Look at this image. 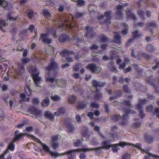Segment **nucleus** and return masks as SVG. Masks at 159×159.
Segmentation results:
<instances>
[{
    "mask_svg": "<svg viewBox=\"0 0 159 159\" xmlns=\"http://www.w3.org/2000/svg\"><path fill=\"white\" fill-rule=\"evenodd\" d=\"M139 32L138 30L134 31L132 33V37L133 38H135L139 37L141 35V34H138Z\"/></svg>",
    "mask_w": 159,
    "mask_h": 159,
    "instance_id": "obj_39",
    "label": "nucleus"
},
{
    "mask_svg": "<svg viewBox=\"0 0 159 159\" xmlns=\"http://www.w3.org/2000/svg\"><path fill=\"white\" fill-rule=\"evenodd\" d=\"M137 14L143 20H145L144 16L145 15V12L143 10H138L137 11Z\"/></svg>",
    "mask_w": 159,
    "mask_h": 159,
    "instance_id": "obj_32",
    "label": "nucleus"
},
{
    "mask_svg": "<svg viewBox=\"0 0 159 159\" xmlns=\"http://www.w3.org/2000/svg\"><path fill=\"white\" fill-rule=\"evenodd\" d=\"M51 63L47 66L45 67V70L46 71H48L46 75L45 81L47 82H50L52 83L54 82L55 79L54 78H50V71L52 70H55L57 69L58 64L54 61L53 57L50 60Z\"/></svg>",
    "mask_w": 159,
    "mask_h": 159,
    "instance_id": "obj_1",
    "label": "nucleus"
},
{
    "mask_svg": "<svg viewBox=\"0 0 159 159\" xmlns=\"http://www.w3.org/2000/svg\"><path fill=\"white\" fill-rule=\"evenodd\" d=\"M118 144V146H120L122 148H124L125 146H130L132 145V143H126L125 142L120 141Z\"/></svg>",
    "mask_w": 159,
    "mask_h": 159,
    "instance_id": "obj_34",
    "label": "nucleus"
},
{
    "mask_svg": "<svg viewBox=\"0 0 159 159\" xmlns=\"http://www.w3.org/2000/svg\"><path fill=\"white\" fill-rule=\"evenodd\" d=\"M124 92L125 93H129L130 91L128 89V86L127 85H124L123 87Z\"/></svg>",
    "mask_w": 159,
    "mask_h": 159,
    "instance_id": "obj_63",
    "label": "nucleus"
},
{
    "mask_svg": "<svg viewBox=\"0 0 159 159\" xmlns=\"http://www.w3.org/2000/svg\"><path fill=\"white\" fill-rule=\"evenodd\" d=\"M35 29V26L33 24L31 25H30L29 27L27 28L26 30H28L31 33H33L34 30Z\"/></svg>",
    "mask_w": 159,
    "mask_h": 159,
    "instance_id": "obj_61",
    "label": "nucleus"
},
{
    "mask_svg": "<svg viewBox=\"0 0 159 159\" xmlns=\"http://www.w3.org/2000/svg\"><path fill=\"white\" fill-rule=\"evenodd\" d=\"M141 125V122H139L133 123L132 125V127L135 129H138L140 127Z\"/></svg>",
    "mask_w": 159,
    "mask_h": 159,
    "instance_id": "obj_46",
    "label": "nucleus"
},
{
    "mask_svg": "<svg viewBox=\"0 0 159 159\" xmlns=\"http://www.w3.org/2000/svg\"><path fill=\"white\" fill-rule=\"evenodd\" d=\"M136 108L139 110V116L140 118H144L145 116V114L143 113V111L141 108V106L139 104H137L135 105Z\"/></svg>",
    "mask_w": 159,
    "mask_h": 159,
    "instance_id": "obj_16",
    "label": "nucleus"
},
{
    "mask_svg": "<svg viewBox=\"0 0 159 159\" xmlns=\"http://www.w3.org/2000/svg\"><path fill=\"white\" fill-rule=\"evenodd\" d=\"M0 29L3 32L6 31L5 28H3L2 26L7 27L8 24L5 20H0Z\"/></svg>",
    "mask_w": 159,
    "mask_h": 159,
    "instance_id": "obj_21",
    "label": "nucleus"
},
{
    "mask_svg": "<svg viewBox=\"0 0 159 159\" xmlns=\"http://www.w3.org/2000/svg\"><path fill=\"white\" fill-rule=\"evenodd\" d=\"M146 50L148 52L152 53L154 51V48L151 45L149 44L146 47Z\"/></svg>",
    "mask_w": 159,
    "mask_h": 159,
    "instance_id": "obj_41",
    "label": "nucleus"
},
{
    "mask_svg": "<svg viewBox=\"0 0 159 159\" xmlns=\"http://www.w3.org/2000/svg\"><path fill=\"white\" fill-rule=\"evenodd\" d=\"M50 99L48 97L46 98L41 102V104L43 107H47L49 104Z\"/></svg>",
    "mask_w": 159,
    "mask_h": 159,
    "instance_id": "obj_26",
    "label": "nucleus"
},
{
    "mask_svg": "<svg viewBox=\"0 0 159 159\" xmlns=\"http://www.w3.org/2000/svg\"><path fill=\"white\" fill-rule=\"evenodd\" d=\"M90 107L92 108H96V109L98 108L99 107V105L97 103L95 102H92L90 103Z\"/></svg>",
    "mask_w": 159,
    "mask_h": 159,
    "instance_id": "obj_43",
    "label": "nucleus"
},
{
    "mask_svg": "<svg viewBox=\"0 0 159 159\" xmlns=\"http://www.w3.org/2000/svg\"><path fill=\"white\" fill-rule=\"evenodd\" d=\"M123 103L125 105L129 108H132L133 106L130 103V101L124 100L123 101Z\"/></svg>",
    "mask_w": 159,
    "mask_h": 159,
    "instance_id": "obj_51",
    "label": "nucleus"
},
{
    "mask_svg": "<svg viewBox=\"0 0 159 159\" xmlns=\"http://www.w3.org/2000/svg\"><path fill=\"white\" fill-rule=\"evenodd\" d=\"M44 116L45 118L50 120H53L55 118V117L52 113L48 111L44 112Z\"/></svg>",
    "mask_w": 159,
    "mask_h": 159,
    "instance_id": "obj_20",
    "label": "nucleus"
},
{
    "mask_svg": "<svg viewBox=\"0 0 159 159\" xmlns=\"http://www.w3.org/2000/svg\"><path fill=\"white\" fill-rule=\"evenodd\" d=\"M27 13L28 17L30 19H31L33 17L34 14L33 11L31 10H29L27 11Z\"/></svg>",
    "mask_w": 159,
    "mask_h": 159,
    "instance_id": "obj_50",
    "label": "nucleus"
},
{
    "mask_svg": "<svg viewBox=\"0 0 159 159\" xmlns=\"http://www.w3.org/2000/svg\"><path fill=\"white\" fill-rule=\"evenodd\" d=\"M138 55L141 57H143L146 60H148L150 57V55L145 52H140L138 53Z\"/></svg>",
    "mask_w": 159,
    "mask_h": 159,
    "instance_id": "obj_27",
    "label": "nucleus"
},
{
    "mask_svg": "<svg viewBox=\"0 0 159 159\" xmlns=\"http://www.w3.org/2000/svg\"><path fill=\"white\" fill-rule=\"evenodd\" d=\"M39 72H38L36 73V74L32 76L34 83L38 87L40 86V85L41 84V78L39 76Z\"/></svg>",
    "mask_w": 159,
    "mask_h": 159,
    "instance_id": "obj_12",
    "label": "nucleus"
},
{
    "mask_svg": "<svg viewBox=\"0 0 159 159\" xmlns=\"http://www.w3.org/2000/svg\"><path fill=\"white\" fill-rule=\"evenodd\" d=\"M7 19L10 20H16V18H15L11 16V13L10 12H8L7 15Z\"/></svg>",
    "mask_w": 159,
    "mask_h": 159,
    "instance_id": "obj_53",
    "label": "nucleus"
},
{
    "mask_svg": "<svg viewBox=\"0 0 159 159\" xmlns=\"http://www.w3.org/2000/svg\"><path fill=\"white\" fill-rule=\"evenodd\" d=\"M76 2H77V5L79 7L84 5L85 4V2L83 0H79Z\"/></svg>",
    "mask_w": 159,
    "mask_h": 159,
    "instance_id": "obj_59",
    "label": "nucleus"
},
{
    "mask_svg": "<svg viewBox=\"0 0 159 159\" xmlns=\"http://www.w3.org/2000/svg\"><path fill=\"white\" fill-rule=\"evenodd\" d=\"M73 140L74 142V146L75 147L80 146L82 144L81 141L80 139L75 140V139H73Z\"/></svg>",
    "mask_w": 159,
    "mask_h": 159,
    "instance_id": "obj_36",
    "label": "nucleus"
},
{
    "mask_svg": "<svg viewBox=\"0 0 159 159\" xmlns=\"http://www.w3.org/2000/svg\"><path fill=\"white\" fill-rule=\"evenodd\" d=\"M74 52L73 51H69L67 49H64L61 51L60 54L61 57H64L66 56H69L70 54H74Z\"/></svg>",
    "mask_w": 159,
    "mask_h": 159,
    "instance_id": "obj_19",
    "label": "nucleus"
},
{
    "mask_svg": "<svg viewBox=\"0 0 159 159\" xmlns=\"http://www.w3.org/2000/svg\"><path fill=\"white\" fill-rule=\"evenodd\" d=\"M118 127L115 125H114L111 127V133L110 135L113 138H117L118 136V134L120 132V130L118 131Z\"/></svg>",
    "mask_w": 159,
    "mask_h": 159,
    "instance_id": "obj_11",
    "label": "nucleus"
},
{
    "mask_svg": "<svg viewBox=\"0 0 159 159\" xmlns=\"http://www.w3.org/2000/svg\"><path fill=\"white\" fill-rule=\"evenodd\" d=\"M15 142V141H14V140H13L12 141L10 142L8 144L7 148L3 152L4 154H7L9 152V150L12 151L14 150L15 149L14 143Z\"/></svg>",
    "mask_w": 159,
    "mask_h": 159,
    "instance_id": "obj_14",
    "label": "nucleus"
},
{
    "mask_svg": "<svg viewBox=\"0 0 159 159\" xmlns=\"http://www.w3.org/2000/svg\"><path fill=\"white\" fill-rule=\"evenodd\" d=\"M38 69L37 67L32 66H30L28 68V71L29 73L32 76L38 72Z\"/></svg>",
    "mask_w": 159,
    "mask_h": 159,
    "instance_id": "obj_18",
    "label": "nucleus"
},
{
    "mask_svg": "<svg viewBox=\"0 0 159 159\" xmlns=\"http://www.w3.org/2000/svg\"><path fill=\"white\" fill-rule=\"evenodd\" d=\"M122 92L119 90H117L114 92V95L117 98L122 96Z\"/></svg>",
    "mask_w": 159,
    "mask_h": 159,
    "instance_id": "obj_45",
    "label": "nucleus"
},
{
    "mask_svg": "<svg viewBox=\"0 0 159 159\" xmlns=\"http://www.w3.org/2000/svg\"><path fill=\"white\" fill-rule=\"evenodd\" d=\"M114 40L115 43L117 44H120L121 43V36L119 34H116L114 36Z\"/></svg>",
    "mask_w": 159,
    "mask_h": 159,
    "instance_id": "obj_31",
    "label": "nucleus"
},
{
    "mask_svg": "<svg viewBox=\"0 0 159 159\" xmlns=\"http://www.w3.org/2000/svg\"><path fill=\"white\" fill-rule=\"evenodd\" d=\"M133 66L134 67L135 70L138 72L139 73H141L143 72V70L142 69L139 68V66L136 64H133Z\"/></svg>",
    "mask_w": 159,
    "mask_h": 159,
    "instance_id": "obj_44",
    "label": "nucleus"
},
{
    "mask_svg": "<svg viewBox=\"0 0 159 159\" xmlns=\"http://www.w3.org/2000/svg\"><path fill=\"white\" fill-rule=\"evenodd\" d=\"M153 107L151 105L147 106L146 108V110L147 112H152L153 111Z\"/></svg>",
    "mask_w": 159,
    "mask_h": 159,
    "instance_id": "obj_58",
    "label": "nucleus"
},
{
    "mask_svg": "<svg viewBox=\"0 0 159 159\" xmlns=\"http://www.w3.org/2000/svg\"><path fill=\"white\" fill-rule=\"evenodd\" d=\"M108 143L109 141H103L102 143V147H98L94 148H83L80 149V150L81 151L86 152L88 151H92L94 150L98 151L100 150L101 149L103 148L105 149L106 150H108L111 147V144H109Z\"/></svg>",
    "mask_w": 159,
    "mask_h": 159,
    "instance_id": "obj_4",
    "label": "nucleus"
},
{
    "mask_svg": "<svg viewBox=\"0 0 159 159\" xmlns=\"http://www.w3.org/2000/svg\"><path fill=\"white\" fill-rule=\"evenodd\" d=\"M86 13L84 12L82 13L80 12H77L76 13L75 15V18L76 19H78L82 17L83 16L85 15Z\"/></svg>",
    "mask_w": 159,
    "mask_h": 159,
    "instance_id": "obj_40",
    "label": "nucleus"
},
{
    "mask_svg": "<svg viewBox=\"0 0 159 159\" xmlns=\"http://www.w3.org/2000/svg\"><path fill=\"white\" fill-rule=\"evenodd\" d=\"M111 147H112V151L115 152H116L118 151V144L117 143L111 144Z\"/></svg>",
    "mask_w": 159,
    "mask_h": 159,
    "instance_id": "obj_47",
    "label": "nucleus"
},
{
    "mask_svg": "<svg viewBox=\"0 0 159 159\" xmlns=\"http://www.w3.org/2000/svg\"><path fill=\"white\" fill-rule=\"evenodd\" d=\"M89 133V130L86 128H84L81 130V133L83 136L86 137Z\"/></svg>",
    "mask_w": 159,
    "mask_h": 159,
    "instance_id": "obj_37",
    "label": "nucleus"
},
{
    "mask_svg": "<svg viewBox=\"0 0 159 159\" xmlns=\"http://www.w3.org/2000/svg\"><path fill=\"white\" fill-rule=\"evenodd\" d=\"M132 110L128 108H125L123 111L124 114L121 118V120L119 121L120 125L124 126L126 125L127 123L128 119L129 118L128 115L131 113Z\"/></svg>",
    "mask_w": 159,
    "mask_h": 159,
    "instance_id": "obj_5",
    "label": "nucleus"
},
{
    "mask_svg": "<svg viewBox=\"0 0 159 159\" xmlns=\"http://www.w3.org/2000/svg\"><path fill=\"white\" fill-rule=\"evenodd\" d=\"M52 34L54 37L57 38V30L56 29L53 28H52L50 30Z\"/></svg>",
    "mask_w": 159,
    "mask_h": 159,
    "instance_id": "obj_54",
    "label": "nucleus"
},
{
    "mask_svg": "<svg viewBox=\"0 0 159 159\" xmlns=\"http://www.w3.org/2000/svg\"><path fill=\"white\" fill-rule=\"evenodd\" d=\"M80 150V149L71 150L60 154H58L56 152H52L50 151L49 153L52 157H54L55 158H56L59 156H64L66 155L68 156V159H74L75 152L79 151Z\"/></svg>",
    "mask_w": 159,
    "mask_h": 159,
    "instance_id": "obj_3",
    "label": "nucleus"
},
{
    "mask_svg": "<svg viewBox=\"0 0 159 159\" xmlns=\"http://www.w3.org/2000/svg\"><path fill=\"white\" fill-rule=\"evenodd\" d=\"M99 39L101 42L103 43L107 42L108 39V37L105 36L104 34L100 35Z\"/></svg>",
    "mask_w": 159,
    "mask_h": 159,
    "instance_id": "obj_35",
    "label": "nucleus"
},
{
    "mask_svg": "<svg viewBox=\"0 0 159 159\" xmlns=\"http://www.w3.org/2000/svg\"><path fill=\"white\" fill-rule=\"evenodd\" d=\"M120 118L121 117L120 115H112L111 117V119L116 121H118Z\"/></svg>",
    "mask_w": 159,
    "mask_h": 159,
    "instance_id": "obj_42",
    "label": "nucleus"
},
{
    "mask_svg": "<svg viewBox=\"0 0 159 159\" xmlns=\"http://www.w3.org/2000/svg\"><path fill=\"white\" fill-rule=\"evenodd\" d=\"M39 99L37 98H34L32 101V103L34 105H38L39 104Z\"/></svg>",
    "mask_w": 159,
    "mask_h": 159,
    "instance_id": "obj_60",
    "label": "nucleus"
},
{
    "mask_svg": "<svg viewBox=\"0 0 159 159\" xmlns=\"http://www.w3.org/2000/svg\"><path fill=\"white\" fill-rule=\"evenodd\" d=\"M106 83L98 81L95 80H92V86L96 88V93L93 97L94 99L98 100L103 97L102 93L99 92L100 90L97 88L103 87L106 85Z\"/></svg>",
    "mask_w": 159,
    "mask_h": 159,
    "instance_id": "obj_2",
    "label": "nucleus"
},
{
    "mask_svg": "<svg viewBox=\"0 0 159 159\" xmlns=\"http://www.w3.org/2000/svg\"><path fill=\"white\" fill-rule=\"evenodd\" d=\"M85 68L90 70L92 72L96 74L98 73L101 70V68L94 63L89 64Z\"/></svg>",
    "mask_w": 159,
    "mask_h": 159,
    "instance_id": "obj_8",
    "label": "nucleus"
},
{
    "mask_svg": "<svg viewBox=\"0 0 159 159\" xmlns=\"http://www.w3.org/2000/svg\"><path fill=\"white\" fill-rule=\"evenodd\" d=\"M157 25L155 21H151L147 23L146 26V28H155L157 27Z\"/></svg>",
    "mask_w": 159,
    "mask_h": 159,
    "instance_id": "obj_24",
    "label": "nucleus"
},
{
    "mask_svg": "<svg viewBox=\"0 0 159 159\" xmlns=\"http://www.w3.org/2000/svg\"><path fill=\"white\" fill-rule=\"evenodd\" d=\"M111 13L112 11H109L104 12V16L106 17V18L105 20H104L101 23V24L102 25V28L104 27L105 26H106L107 28L108 27L109 25L108 24V23L109 22L110 23H111V22L110 20L111 19L110 15L111 14Z\"/></svg>",
    "mask_w": 159,
    "mask_h": 159,
    "instance_id": "obj_7",
    "label": "nucleus"
},
{
    "mask_svg": "<svg viewBox=\"0 0 159 159\" xmlns=\"http://www.w3.org/2000/svg\"><path fill=\"white\" fill-rule=\"evenodd\" d=\"M148 101V100H147L145 98H143L142 99H140L138 101V103L137 104H140L141 106V108H142V105L146 104L147 103V102Z\"/></svg>",
    "mask_w": 159,
    "mask_h": 159,
    "instance_id": "obj_38",
    "label": "nucleus"
},
{
    "mask_svg": "<svg viewBox=\"0 0 159 159\" xmlns=\"http://www.w3.org/2000/svg\"><path fill=\"white\" fill-rule=\"evenodd\" d=\"M126 14L127 18L131 19L134 21H136L137 20L135 15L132 13V11L130 10H127L126 11Z\"/></svg>",
    "mask_w": 159,
    "mask_h": 159,
    "instance_id": "obj_17",
    "label": "nucleus"
},
{
    "mask_svg": "<svg viewBox=\"0 0 159 159\" xmlns=\"http://www.w3.org/2000/svg\"><path fill=\"white\" fill-rule=\"evenodd\" d=\"M130 154L126 153L123 155L121 159H130Z\"/></svg>",
    "mask_w": 159,
    "mask_h": 159,
    "instance_id": "obj_62",
    "label": "nucleus"
},
{
    "mask_svg": "<svg viewBox=\"0 0 159 159\" xmlns=\"http://www.w3.org/2000/svg\"><path fill=\"white\" fill-rule=\"evenodd\" d=\"M82 66V65L81 63H77L73 66V70L76 72L78 71L80 68Z\"/></svg>",
    "mask_w": 159,
    "mask_h": 159,
    "instance_id": "obj_33",
    "label": "nucleus"
},
{
    "mask_svg": "<svg viewBox=\"0 0 159 159\" xmlns=\"http://www.w3.org/2000/svg\"><path fill=\"white\" fill-rule=\"evenodd\" d=\"M132 145H131L130 146H132L134 147H135L139 149H140L141 150H142L143 149L141 148V147L142 146V144L140 143H137L136 144H134L133 143H132Z\"/></svg>",
    "mask_w": 159,
    "mask_h": 159,
    "instance_id": "obj_55",
    "label": "nucleus"
},
{
    "mask_svg": "<svg viewBox=\"0 0 159 159\" xmlns=\"http://www.w3.org/2000/svg\"><path fill=\"white\" fill-rule=\"evenodd\" d=\"M52 144V147L54 150H56L59 146L58 142H51Z\"/></svg>",
    "mask_w": 159,
    "mask_h": 159,
    "instance_id": "obj_56",
    "label": "nucleus"
},
{
    "mask_svg": "<svg viewBox=\"0 0 159 159\" xmlns=\"http://www.w3.org/2000/svg\"><path fill=\"white\" fill-rule=\"evenodd\" d=\"M8 3L7 2L4 0H0V6L2 7L5 8L7 7Z\"/></svg>",
    "mask_w": 159,
    "mask_h": 159,
    "instance_id": "obj_49",
    "label": "nucleus"
},
{
    "mask_svg": "<svg viewBox=\"0 0 159 159\" xmlns=\"http://www.w3.org/2000/svg\"><path fill=\"white\" fill-rule=\"evenodd\" d=\"M84 29L86 30V32L84 34V36L86 38L93 39L96 34V33L94 31V27L87 26L85 27Z\"/></svg>",
    "mask_w": 159,
    "mask_h": 159,
    "instance_id": "obj_6",
    "label": "nucleus"
},
{
    "mask_svg": "<svg viewBox=\"0 0 159 159\" xmlns=\"http://www.w3.org/2000/svg\"><path fill=\"white\" fill-rule=\"evenodd\" d=\"M59 135L52 136L51 138V142H58V139Z\"/></svg>",
    "mask_w": 159,
    "mask_h": 159,
    "instance_id": "obj_48",
    "label": "nucleus"
},
{
    "mask_svg": "<svg viewBox=\"0 0 159 159\" xmlns=\"http://www.w3.org/2000/svg\"><path fill=\"white\" fill-rule=\"evenodd\" d=\"M24 90L26 94L28 96H30L32 90L28 85H26L24 87Z\"/></svg>",
    "mask_w": 159,
    "mask_h": 159,
    "instance_id": "obj_28",
    "label": "nucleus"
},
{
    "mask_svg": "<svg viewBox=\"0 0 159 159\" xmlns=\"http://www.w3.org/2000/svg\"><path fill=\"white\" fill-rule=\"evenodd\" d=\"M42 13L45 18L48 20L50 19L51 17V15L48 10L44 9Z\"/></svg>",
    "mask_w": 159,
    "mask_h": 159,
    "instance_id": "obj_22",
    "label": "nucleus"
},
{
    "mask_svg": "<svg viewBox=\"0 0 159 159\" xmlns=\"http://www.w3.org/2000/svg\"><path fill=\"white\" fill-rule=\"evenodd\" d=\"M67 131L70 133L73 132L75 129V128L70 123H68L66 125Z\"/></svg>",
    "mask_w": 159,
    "mask_h": 159,
    "instance_id": "obj_25",
    "label": "nucleus"
},
{
    "mask_svg": "<svg viewBox=\"0 0 159 159\" xmlns=\"http://www.w3.org/2000/svg\"><path fill=\"white\" fill-rule=\"evenodd\" d=\"M49 35L47 33H42L39 40H41L44 44H50L52 41V39L48 38Z\"/></svg>",
    "mask_w": 159,
    "mask_h": 159,
    "instance_id": "obj_9",
    "label": "nucleus"
},
{
    "mask_svg": "<svg viewBox=\"0 0 159 159\" xmlns=\"http://www.w3.org/2000/svg\"><path fill=\"white\" fill-rule=\"evenodd\" d=\"M88 104V102L85 100H83L79 102L77 105V107L80 109L83 110L86 108Z\"/></svg>",
    "mask_w": 159,
    "mask_h": 159,
    "instance_id": "obj_15",
    "label": "nucleus"
},
{
    "mask_svg": "<svg viewBox=\"0 0 159 159\" xmlns=\"http://www.w3.org/2000/svg\"><path fill=\"white\" fill-rule=\"evenodd\" d=\"M26 135V134L20 133L19 131L16 130L14 134V138L13 139V140L15 142L20 141Z\"/></svg>",
    "mask_w": 159,
    "mask_h": 159,
    "instance_id": "obj_10",
    "label": "nucleus"
},
{
    "mask_svg": "<svg viewBox=\"0 0 159 159\" xmlns=\"http://www.w3.org/2000/svg\"><path fill=\"white\" fill-rule=\"evenodd\" d=\"M65 22L66 23V27L69 29H71L72 28V26L70 24V22L69 20L67 19H66L65 20Z\"/></svg>",
    "mask_w": 159,
    "mask_h": 159,
    "instance_id": "obj_57",
    "label": "nucleus"
},
{
    "mask_svg": "<svg viewBox=\"0 0 159 159\" xmlns=\"http://www.w3.org/2000/svg\"><path fill=\"white\" fill-rule=\"evenodd\" d=\"M38 142L42 146L43 149L45 151L49 152L50 151V148L46 144L43 143L41 141L39 140Z\"/></svg>",
    "mask_w": 159,
    "mask_h": 159,
    "instance_id": "obj_29",
    "label": "nucleus"
},
{
    "mask_svg": "<svg viewBox=\"0 0 159 159\" xmlns=\"http://www.w3.org/2000/svg\"><path fill=\"white\" fill-rule=\"evenodd\" d=\"M116 14L117 16L119 17L120 18H122V19L123 14V11H122L116 10Z\"/></svg>",
    "mask_w": 159,
    "mask_h": 159,
    "instance_id": "obj_52",
    "label": "nucleus"
},
{
    "mask_svg": "<svg viewBox=\"0 0 159 159\" xmlns=\"http://www.w3.org/2000/svg\"><path fill=\"white\" fill-rule=\"evenodd\" d=\"M30 61L29 58H23L21 59V62L24 64H27Z\"/></svg>",
    "mask_w": 159,
    "mask_h": 159,
    "instance_id": "obj_64",
    "label": "nucleus"
},
{
    "mask_svg": "<svg viewBox=\"0 0 159 159\" xmlns=\"http://www.w3.org/2000/svg\"><path fill=\"white\" fill-rule=\"evenodd\" d=\"M145 139L147 142L148 143H152L153 140V138L147 134L145 135Z\"/></svg>",
    "mask_w": 159,
    "mask_h": 159,
    "instance_id": "obj_30",
    "label": "nucleus"
},
{
    "mask_svg": "<svg viewBox=\"0 0 159 159\" xmlns=\"http://www.w3.org/2000/svg\"><path fill=\"white\" fill-rule=\"evenodd\" d=\"M70 40V37L64 34L60 35L58 37L59 41L61 43H64L66 42L69 41Z\"/></svg>",
    "mask_w": 159,
    "mask_h": 159,
    "instance_id": "obj_13",
    "label": "nucleus"
},
{
    "mask_svg": "<svg viewBox=\"0 0 159 159\" xmlns=\"http://www.w3.org/2000/svg\"><path fill=\"white\" fill-rule=\"evenodd\" d=\"M77 98L74 95H71L68 98V102L70 104H74Z\"/></svg>",
    "mask_w": 159,
    "mask_h": 159,
    "instance_id": "obj_23",
    "label": "nucleus"
}]
</instances>
